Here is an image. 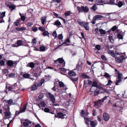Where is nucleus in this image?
Segmentation results:
<instances>
[{
    "mask_svg": "<svg viewBox=\"0 0 127 127\" xmlns=\"http://www.w3.org/2000/svg\"><path fill=\"white\" fill-rule=\"evenodd\" d=\"M91 83V81L90 80H85L84 81V84L85 85L88 84L90 85Z\"/></svg>",
    "mask_w": 127,
    "mask_h": 127,
    "instance_id": "nucleus-21",
    "label": "nucleus"
},
{
    "mask_svg": "<svg viewBox=\"0 0 127 127\" xmlns=\"http://www.w3.org/2000/svg\"><path fill=\"white\" fill-rule=\"evenodd\" d=\"M118 28V27L117 26H115L111 28V29L114 32Z\"/></svg>",
    "mask_w": 127,
    "mask_h": 127,
    "instance_id": "nucleus-37",
    "label": "nucleus"
},
{
    "mask_svg": "<svg viewBox=\"0 0 127 127\" xmlns=\"http://www.w3.org/2000/svg\"><path fill=\"white\" fill-rule=\"evenodd\" d=\"M38 29L39 30L42 31H44L45 30L44 28L42 27H39Z\"/></svg>",
    "mask_w": 127,
    "mask_h": 127,
    "instance_id": "nucleus-63",
    "label": "nucleus"
},
{
    "mask_svg": "<svg viewBox=\"0 0 127 127\" xmlns=\"http://www.w3.org/2000/svg\"><path fill=\"white\" fill-rule=\"evenodd\" d=\"M117 77L118 80H121V79H123V75L121 73H119L118 74Z\"/></svg>",
    "mask_w": 127,
    "mask_h": 127,
    "instance_id": "nucleus-23",
    "label": "nucleus"
},
{
    "mask_svg": "<svg viewBox=\"0 0 127 127\" xmlns=\"http://www.w3.org/2000/svg\"><path fill=\"white\" fill-rule=\"evenodd\" d=\"M101 47V46L98 45H97L95 46L96 48L98 51L100 50Z\"/></svg>",
    "mask_w": 127,
    "mask_h": 127,
    "instance_id": "nucleus-47",
    "label": "nucleus"
},
{
    "mask_svg": "<svg viewBox=\"0 0 127 127\" xmlns=\"http://www.w3.org/2000/svg\"><path fill=\"white\" fill-rule=\"evenodd\" d=\"M99 31L100 32V33L102 34H105L106 33L105 31L103 30L102 29H99Z\"/></svg>",
    "mask_w": 127,
    "mask_h": 127,
    "instance_id": "nucleus-30",
    "label": "nucleus"
},
{
    "mask_svg": "<svg viewBox=\"0 0 127 127\" xmlns=\"http://www.w3.org/2000/svg\"><path fill=\"white\" fill-rule=\"evenodd\" d=\"M68 74L70 76H74L76 75V73L73 70L70 71L68 73Z\"/></svg>",
    "mask_w": 127,
    "mask_h": 127,
    "instance_id": "nucleus-13",
    "label": "nucleus"
},
{
    "mask_svg": "<svg viewBox=\"0 0 127 127\" xmlns=\"http://www.w3.org/2000/svg\"><path fill=\"white\" fill-rule=\"evenodd\" d=\"M103 17V16L101 15H97L93 17V19L95 20H98L100 19Z\"/></svg>",
    "mask_w": 127,
    "mask_h": 127,
    "instance_id": "nucleus-12",
    "label": "nucleus"
},
{
    "mask_svg": "<svg viewBox=\"0 0 127 127\" xmlns=\"http://www.w3.org/2000/svg\"><path fill=\"white\" fill-rule=\"evenodd\" d=\"M122 82V80H118L116 81V85H118L120 84V83Z\"/></svg>",
    "mask_w": 127,
    "mask_h": 127,
    "instance_id": "nucleus-44",
    "label": "nucleus"
},
{
    "mask_svg": "<svg viewBox=\"0 0 127 127\" xmlns=\"http://www.w3.org/2000/svg\"><path fill=\"white\" fill-rule=\"evenodd\" d=\"M66 116V114L64 113H63L61 112H58L57 114V115H55V116L56 118H59L61 119H64L65 118V116Z\"/></svg>",
    "mask_w": 127,
    "mask_h": 127,
    "instance_id": "nucleus-5",
    "label": "nucleus"
},
{
    "mask_svg": "<svg viewBox=\"0 0 127 127\" xmlns=\"http://www.w3.org/2000/svg\"><path fill=\"white\" fill-rule=\"evenodd\" d=\"M58 61L60 64H62L61 65V67H64L65 66V62L63 58H60L58 59Z\"/></svg>",
    "mask_w": 127,
    "mask_h": 127,
    "instance_id": "nucleus-7",
    "label": "nucleus"
},
{
    "mask_svg": "<svg viewBox=\"0 0 127 127\" xmlns=\"http://www.w3.org/2000/svg\"><path fill=\"white\" fill-rule=\"evenodd\" d=\"M40 50L41 51H44L45 50V47L44 46H41L40 48Z\"/></svg>",
    "mask_w": 127,
    "mask_h": 127,
    "instance_id": "nucleus-35",
    "label": "nucleus"
},
{
    "mask_svg": "<svg viewBox=\"0 0 127 127\" xmlns=\"http://www.w3.org/2000/svg\"><path fill=\"white\" fill-rule=\"evenodd\" d=\"M20 77L22 78H23L24 77V73L23 72H21L20 75Z\"/></svg>",
    "mask_w": 127,
    "mask_h": 127,
    "instance_id": "nucleus-61",
    "label": "nucleus"
},
{
    "mask_svg": "<svg viewBox=\"0 0 127 127\" xmlns=\"http://www.w3.org/2000/svg\"><path fill=\"white\" fill-rule=\"evenodd\" d=\"M53 24L54 25L57 26H60L61 25L60 22L59 20H57Z\"/></svg>",
    "mask_w": 127,
    "mask_h": 127,
    "instance_id": "nucleus-26",
    "label": "nucleus"
},
{
    "mask_svg": "<svg viewBox=\"0 0 127 127\" xmlns=\"http://www.w3.org/2000/svg\"><path fill=\"white\" fill-rule=\"evenodd\" d=\"M115 59L116 61L119 63H122V60L120 58L118 57H115Z\"/></svg>",
    "mask_w": 127,
    "mask_h": 127,
    "instance_id": "nucleus-20",
    "label": "nucleus"
},
{
    "mask_svg": "<svg viewBox=\"0 0 127 127\" xmlns=\"http://www.w3.org/2000/svg\"><path fill=\"white\" fill-rule=\"evenodd\" d=\"M0 64L1 66L4 65L5 64V62L3 60L0 61Z\"/></svg>",
    "mask_w": 127,
    "mask_h": 127,
    "instance_id": "nucleus-50",
    "label": "nucleus"
},
{
    "mask_svg": "<svg viewBox=\"0 0 127 127\" xmlns=\"http://www.w3.org/2000/svg\"><path fill=\"white\" fill-rule=\"evenodd\" d=\"M22 41L19 40L17 41V43L12 44V46L13 47H18L21 46L22 45Z\"/></svg>",
    "mask_w": 127,
    "mask_h": 127,
    "instance_id": "nucleus-6",
    "label": "nucleus"
},
{
    "mask_svg": "<svg viewBox=\"0 0 127 127\" xmlns=\"http://www.w3.org/2000/svg\"><path fill=\"white\" fill-rule=\"evenodd\" d=\"M83 78L85 79L87 78L89 79L90 78V77L86 74H83Z\"/></svg>",
    "mask_w": 127,
    "mask_h": 127,
    "instance_id": "nucleus-52",
    "label": "nucleus"
},
{
    "mask_svg": "<svg viewBox=\"0 0 127 127\" xmlns=\"http://www.w3.org/2000/svg\"><path fill=\"white\" fill-rule=\"evenodd\" d=\"M24 29V28H16V29L18 31H22Z\"/></svg>",
    "mask_w": 127,
    "mask_h": 127,
    "instance_id": "nucleus-62",
    "label": "nucleus"
},
{
    "mask_svg": "<svg viewBox=\"0 0 127 127\" xmlns=\"http://www.w3.org/2000/svg\"><path fill=\"white\" fill-rule=\"evenodd\" d=\"M97 8L95 5H94L91 8V9L94 11H95L97 9Z\"/></svg>",
    "mask_w": 127,
    "mask_h": 127,
    "instance_id": "nucleus-32",
    "label": "nucleus"
},
{
    "mask_svg": "<svg viewBox=\"0 0 127 127\" xmlns=\"http://www.w3.org/2000/svg\"><path fill=\"white\" fill-rule=\"evenodd\" d=\"M92 83L91 85H92L90 90V91L92 92H94L95 95L96 94H98L99 93V91H96V90L97 88H99V86L98 85V83L97 82L95 81L93 82L91 81Z\"/></svg>",
    "mask_w": 127,
    "mask_h": 127,
    "instance_id": "nucleus-1",
    "label": "nucleus"
},
{
    "mask_svg": "<svg viewBox=\"0 0 127 127\" xmlns=\"http://www.w3.org/2000/svg\"><path fill=\"white\" fill-rule=\"evenodd\" d=\"M2 72L3 74H6V76H7L6 74L8 73L9 71L8 69H4L2 70Z\"/></svg>",
    "mask_w": 127,
    "mask_h": 127,
    "instance_id": "nucleus-17",
    "label": "nucleus"
},
{
    "mask_svg": "<svg viewBox=\"0 0 127 127\" xmlns=\"http://www.w3.org/2000/svg\"><path fill=\"white\" fill-rule=\"evenodd\" d=\"M123 35H122L120 33H118L117 35V36L118 38L120 39H122L123 38Z\"/></svg>",
    "mask_w": 127,
    "mask_h": 127,
    "instance_id": "nucleus-36",
    "label": "nucleus"
},
{
    "mask_svg": "<svg viewBox=\"0 0 127 127\" xmlns=\"http://www.w3.org/2000/svg\"><path fill=\"white\" fill-rule=\"evenodd\" d=\"M16 7L15 5L13 4H11V5L9 7V8L10 9H11V10L12 11L15 9Z\"/></svg>",
    "mask_w": 127,
    "mask_h": 127,
    "instance_id": "nucleus-29",
    "label": "nucleus"
},
{
    "mask_svg": "<svg viewBox=\"0 0 127 127\" xmlns=\"http://www.w3.org/2000/svg\"><path fill=\"white\" fill-rule=\"evenodd\" d=\"M101 58L104 61L107 60V59L106 58V57L104 55H102L101 56Z\"/></svg>",
    "mask_w": 127,
    "mask_h": 127,
    "instance_id": "nucleus-49",
    "label": "nucleus"
},
{
    "mask_svg": "<svg viewBox=\"0 0 127 127\" xmlns=\"http://www.w3.org/2000/svg\"><path fill=\"white\" fill-rule=\"evenodd\" d=\"M46 96L50 98L53 103H54L55 102V98L54 96L50 93H48L46 95Z\"/></svg>",
    "mask_w": 127,
    "mask_h": 127,
    "instance_id": "nucleus-3",
    "label": "nucleus"
},
{
    "mask_svg": "<svg viewBox=\"0 0 127 127\" xmlns=\"http://www.w3.org/2000/svg\"><path fill=\"white\" fill-rule=\"evenodd\" d=\"M83 66L82 63L81 62H79L76 66V68L78 70H81Z\"/></svg>",
    "mask_w": 127,
    "mask_h": 127,
    "instance_id": "nucleus-11",
    "label": "nucleus"
},
{
    "mask_svg": "<svg viewBox=\"0 0 127 127\" xmlns=\"http://www.w3.org/2000/svg\"><path fill=\"white\" fill-rule=\"evenodd\" d=\"M32 43L33 44H36V39L35 38H34L32 39Z\"/></svg>",
    "mask_w": 127,
    "mask_h": 127,
    "instance_id": "nucleus-56",
    "label": "nucleus"
},
{
    "mask_svg": "<svg viewBox=\"0 0 127 127\" xmlns=\"http://www.w3.org/2000/svg\"><path fill=\"white\" fill-rule=\"evenodd\" d=\"M35 84H36V85L37 86V87H40L41 86L42 84L41 83H40V82H39L38 83H34Z\"/></svg>",
    "mask_w": 127,
    "mask_h": 127,
    "instance_id": "nucleus-53",
    "label": "nucleus"
},
{
    "mask_svg": "<svg viewBox=\"0 0 127 127\" xmlns=\"http://www.w3.org/2000/svg\"><path fill=\"white\" fill-rule=\"evenodd\" d=\"M28 64H29L28 66L32 68H33L34 67V63L33 62H31L29 63Z\"/></svg>",
    "mask_w": 127,
    "mask_h": 127,
    "instance_id": "nucleus-31",
    "label": "nucleus"
},
{
    "mask_svg": "<svg viewBox=\"0 0 127 127\" xmlns=\"http://www.w3.org/2000/svg\"><path fill=\"white\" fill-rule=\"evenodd\" d=\"M52 1L53 2L60 3L61 2V0H52Z\"/></svg>",
    "mask_w": 127,
    "mask_h": 127,
    "instance_id": "nucleus-58",
    "label": "nucleus"
},
{
    "mask_svg": "<svg viewBox=\"0 0 127 127\" xmlns=\"http://www.w3.org/2000/svg\"><path fill=\"white\" fill-rule=\"evenodd\" d=\"M58 38L62 40L63 38V36L62 34H59L58 36Z\"/></svg>",
    "mask_w": 127,
    "mask_h": 127,
    "instance_id": "nucleus-45",
    "label": "nucleus"
},
{
    "mask_svg": "<svg viewBox=\"0 0 127 127\" xmlns=\"http://www.w3.org/2000/svg\"><path fill=\"white\" fill-rule=\"evenodd\" d=\"M6 64L9 67L14 66L13 65L15 64V62H14L10 60L6 62Z\"/></svg>",
    "mask_w": 127,
    "mask_h": 127,
    "instance_id": "nucleus-8",
    "label": "nucleus"
},
{
    "mask_svg": "<svg viewBox=\"0 0 127 127\" xmlns=\"http://www.w3.org/2000/svg\"><path fill=\"white\" fill-rule=\"evenodd\" d=\"M32 122L28 119L24 120V127H27L31 125Z\"/></svg>",
    "mask_w": 127,
    "mask_h": 127,
    "instance_id": "nucleus-9",
    "label": "nucleus"
},
{
    "mask_svg": "<svg viewBox=\"0 0 127 127\" xmlns=\"http://www.w3.org/2000/svg\"><path fill=\"white\" fill-rule=\"evenodd\" d=\"M37 88L38 87L37 86H36V84L34 83L33 86L31 88V91H34L36 90Z\"/></svg>",
    "mask_w": 127,
    "mask_h": 127,
    "instance_id": "nucleus-24",
    "label": "nucleus"
},
{
    "mask_svg": "<svg viewBox=\"0 0 127 127\" xmlns=\"http://www.w3.org/2000/svg\"><path fill=\"white\" fill-rule=\"evenodd\" d=\"M108 38L110 42L113 43L114 42V40L112 36L111 35H109Z\"/></svg>",
    "mask_w": 127,
    "mask_h": 127,
    "instance_id": "nucleus-27",
    "label": "nucleus"
},
{
    "mask_svg": "<svg viewBox=\"0 0 127 127\" xmlns=\"http://www.w3.org/2000/svg\"><path fill=\"white\" fill-rule=\"evenodd\" d=\"M116 4L118 5L119 7H122L123 5V2L121 1H119L118 4Z\"/></svg>",
    "mask_w": 127,
    "mask_h": 127,
    "instance_id": "nucleus-33",
    "label": "nucleus"
},
{
    "mask_svg": "<svg viewBox=\"0 0 127 127\" xmlns=\"http://www.w3.org/2000/svg\"><path fill=\"white\" fill-rule=\"evenodd\" d=\"M30 76L29 74L28 73L24 74V78H29Z\"/></svg>",
    "mask_w": 127,
    "mask_h": 127,
    "instance_id": "nucleus-51",
    "label": "nucleus"
},
{
    "mask_svg": "<svg viewBox=\"0 0 127 127\" xmlns=\"http://www.w3.org/2000/svg\"><path fill=\"white\" fill-rule=\"evenodd\" d=\"M78 79L77 78H71L70 80L73 82L76 81Z\"/></svg>",
    "mask_w": 127,
    "mask_h": 127,
    "instance_id": "nucleus-43",
    "label": "nucleus"
},
{
    "mask_svg": "<svg viewBox=\"0 0 127 127\" xmlns=\"http://www.w3.org/2000/svg\"><path fill=\"white\" fill-rule=\"evenodd\" d=\"M49 33L47 31H45L43 33V35L44 36H48V37H49Z\"/></svg>",
    "mask_w": 127,
    "mask_h": 127,
    "instance_id": "nucleus-34",
    "label": "nucleus"
},
{
    "mask_svg": "<svg viewBox=\"0 0 127 127\" xmlns=\"http://www.w3.org/2000/svg\"><path fill=\"white\" fill-rule=\"evenodd\" d=\"M8 76L9 78H13L15 77V75L14 73H12L10 74Z\"/></svg>",
    "mask_w": 127,
    "mask_h": 127,
    "instance_id": "nucleus-41",
    "label": "nucleus"
},
{
    "mask_svg": "<svg viewBox=\"0 0 127 127\" xmlns=\"http://www.w3.org/2000/svg\"><path fill=\"white\" fill-rule=\"evenodd\" d=\"M84 120H86L85 123L86 124H88V123L90 122L91 120V119L90 118H88L87 117H84Z\"/></svg>",
    "mask_w": 127,
    "mask_h": 127,
    "instance_id": "nucleus-14",
    "label": "nucleus"
},
{
    "mask_svg": "<svg viewBox=\"0 0 127 127\" xmlns=\"http://www.w3.org/2000/svg\"><path fill=\"white\" fill-rule=\"evenodd\" d=\"M79 24L82 27H84L85 29L87 30H89V27L88 25V23L85 22H80Z\"/></svg>",
    "mask_w": 127,
    "mask_h": 127,
    "instance_id": "nucleus-4",
    "label": "nucleus"
},
{
    "mask_svg": "<svg viewBox=\"0 0 127 127\" xmlns=\"http://www.w3.org/2000/svg\"><path fill=\"white\" fill-rule=\"evenodd\" d=\"M77 8L79 12H84L85 13H87L89 10V9L87 6L84 7V6H82L81 7L77 6Z\"/></svg>",
    "mask_w": 127,
    "mask_h": 127,
    "instance_id": "nucleus-2",
    "label": "nucleus"
},
{
    "mask_svg": "<svg viewBox=\"0 0 127 127\" xmlns=\"http://www.w3.org/2000/svg\"><path fill=\"white\" fill-rule=\"evenodd\" d=\"M71 14L70 12L69 11H66L65 12V15L66 16H67Z\"/></svg>",
    "mask_w": 127,
    "mask_h": 127,
    "instance_id": "nucleus-46",
    "label": "nucleus"
},
{
    "mask_svg": "<svg viewBox=\"0 0 127 127\" xmlns=\"http://www.w3.org/2000/svg\"><path fill=\"white\" fill-rule=\"evenodd\" d=\"M10 113L9 112L6 111L4 113L6 117L9 116L10 115Z\"/></svg>",
    "mask_w": 127,
    "mask_h": 127,
    "instance_id": "nucleus-39",
    "label": "nucleus"
},
{
    "mask_svg": "<svg viewBox=\"0 0 127 127\" xmlns=\"http://www.w3.org/2000/svg\"><path fill=\"white\" fill-rule=\"evenodd\" d=\"M7 102L9 105H13L14 104L13 103V100L11 99L7 100Z\"/></svg>",
    "mask_w": 127,
    "mask_h": 127,
    "instance_id": "nucleus-28",
    "label": "nucleus"
},
{
    "mask_svg": "<svg viewBox=\"0 0 127 127\" xmlns=\"http://www.w3.org/2000/svg\"><path fill=\"white\" fill-rule=\"evenodd\" d=\"M108 53L110 54L111 56H113L114 57H115L116 56L115 55V53L113 52L112 50H109L108 51Z\"/></svg>",
    "mask_w": 127,
    "mask_h": 127,
    "instance_id": "nucleus-19",
    "label": "nucleus"
},
{
    "mask_svg": "<svg viewBox=\"0 0 127 127\" xmlns=\"http://www.w3.org/2000/svg\"><path fill=\"white\" fill-rule=\"evenodd\" d=\"M91 125L92 127H95L97 124V123L96 121H92L90 122Z\"/></svg>",
    "mask_w": 127,
    "mask_h": 127,
    "instance_id": "nucleus-16",
    "label": "nucleus"
},
{
    "mask_svg": "<svg viewBox=\"0 0 127 127\" xmlns=\"http://www.w3.org/2000/svg\"><path fill=\"white\" fill-rule=\"evenodd\" d=\"M103 115L104 119L105 121H107L109 120V116L107 113L105 112L104 113Z\"/></svg>",
    "mask_w": 127,
    "mask_h": 127,
    "instance_id": "nucleus-10",
    "label": "nucleus"
},
{
    "mask_svg": "<svg viewBox=\"0 0 127 127\" xmlns=\"http://www.w3.org/2000/svg\"><path fill=\"white\" fill-rule=\"evenodd\" d=\"M21 21V19L20 18L19 19L17 20V21L15 22L14 23V24L16 26H18L19 24L20 23H19V22Z\"/></svg>",
    "mask_w": 127,
    "mask_h": 127,
    "instance_id": "nucleus-25",
    "label": "nucleus"
},
{
    "mask_svg": "<svg viewBox=\"0 0 127 127\" xmlns=\"http://www.w3.org/2000/svg\"><path fill=\"white\" fill-rule=\"evenodd\" d=\"M107 96H105L102 99H99L97 101V103H100L101 102H103L106 99Z\"/></svg>",
    "mask_w": 127,
    "mask_h": 127,
    "instance_id": "nucleus-18",
    "label": "nucleus"
},
{
    "mask_svg": "<svg viewBox=\"0 0 127 127\" xmlns=\"http://www.w3.org/2000/svg\"><path fill=\"white\" fill-rule=\"evenodd\" d=\"M112 82L111 80H109L108 81L107 84L106 85L107 86H110L112 84Z\"/></svg>",
    "mask_w": 127,
    "mask_h": 127,
    "instance_id": "nucleus-54",
    "label": "nucleus"
},
{
    "mask_svg": "<svg viewBox=\"0 0 127 127\" xmlns=\"http://www.w3.org/2000/svg\"><path fill=\"white\" fill-rule=\"evenodd\" d=\"M58 82H59V86L60 88L63 87L64 86V83L62 81L58 80Z\"/></svg>",
    "mask_w": 127,
    "mask_h": 127,
    "instance_id": "nucleus-22",
    "label": "nucleus"
},
{
    "mask_svg": "<svg viewBox=\"0 0 127 127\" xmlns=\"http://www.w3.org/2000/svg\"><path fill=\"white\" fill-rule=\"evenodd\" d=\"M44 111L46 112H49L50 111V109L48 108H44Z\"/></svg>",
    "mask_w": 127,
    "mask_h": 127,
    "instance_id": "nucleus-59",
    "label": "nucleus"
},
{
    "mask_svg": "<svg viewBox=\"0 0 127 127\" xmlns=\"http://www.w3.org/2000/svg\"><path fill=\"white\" fill-rule=\"evenodd\" d=\"M52 35L55 38H56L57 37V33L56 31H54L52 33Z\"/></svg>",
    "mask_w": 127,
    "mask_h": 127,
    "instance_id": "nucleus-42",
    "label": "nucleus"
},
{
    "mask_svg": "<svg viewBox=\"0 0 127 127\" xmlns=\"http://www.w3.org/2000/svg\"><path fill=\"white\" fill-rule=\"evenodd\" d=\"M64 44H66L67 42H70V40L68 38H66L65 40L64 41Z\"/></svg>",
    "mask_w": 127,
    "mask_h": 127,
    "instance_id": "nucleus-60",
    "label": "nucleus"
},
{
    "mask_svg": "<svg viewBox=\"0 0 127 127\" xmlns=\"http://www.w3.org/2000/svg\"><path fill=\"white\" fill-rule=\"evenodd\" d=\"M32 30L33 31L35 32L37 31L38 29L36 27H35L32 28Z\"/></svg>",
    "mask_w": 127,
    "mask_h": 127,
    "instance_id": "nucleus-64",
    "label": "nucleus"
},
{
    "mask_svg": "<svg viewBox=\"0 0 127 127\" xmlns=\"http://www.w3.org/2000/svg\"><path fill=\"white\" fill-rule=\"evenodd\" d=\"M104 76L108 78H109L111 76L110 75L106 72H105Z\"/></svg>",
    "mask_w": 127,
    "mask_h": 127,
    "instance_id": "nucleus-48",
    "label": "nucleus"
},
{
    "mask_svg": "<svg viewBox=\"0 0 127 127\" xmlns=\"http://www.w3.org/2000/svg\"><path fill=\"white\" fill-rule=\"evenodd\" d=\"M40 104L41 107H45L46 106V104L45 102L43 101H41Z\"/></svg>",
    "mask_w": 127,
    "mask_h": 127,
    "instance_id": "nucleus-38",
    "label": "nucleus"
},
{
    "mask_svg": "<svg viewBox=\"0 0 127 127\" xmlns=\"http://www.w3.org/2000/svg\"><path fill=\"white\" fill-rule=\"evenodd\" d=\"M5 4L9 7L11 4V2L8 1H7L5 2Z\"/></svg>",
    "mask_w": 127,
    "mask_h": 127,
    "instance_id": "nucleus-55",
    "label": "nucleus"
},
{
    "mask_svg": "<svg viewBox=\"0 0 127 127\" xmlns=\"http://www.w3.org/2000/svg\"><path fill=\"white\" fill-rule=\"evenodd\" d=\"M19 14L21 17L20 19L22 21H24V16H22V15L20 13H19Z\"/></svg>",
    "mask_w": 127,
    "mask_h": 127,
    "instance_id": "nucleus-57",
    "label": "nucleus"
},
{
    "mask_svg": "<svg viewBox=\"0 0 127 127\" xmlns=\"http://www.w3.org/2000/svg\"><path fill=\"white\" fill-rule=\"evenodd\" d=\"M5 12H2L0 16V18L2 19L5 16Z\"/></svg>",
    "mask_w": 127,
    "mask_h": 127,
    "instance_id": "nucleus-40",
    "label": "nucleus"
},
{
    "mask_svg": "<svg viewBox=\"0 0 127 127\" xmlns=\"http://www.w3.org/2000/svg\"><path fill=\"white\" fill-rule=\"evenodd\" d=\"M46 18L45 16L41 17V23L42 25H44L46 22Z\"/></svg>",
    "mask_w": 127,
    "mask_h": 127,
    "instance_id": "nucleus-15",
    "label": "nucleus"
}]
</instances>
